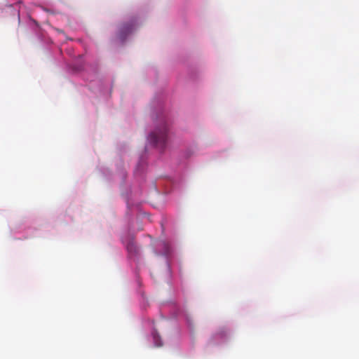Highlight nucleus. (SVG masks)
Masks as SVG:
<instances>
[{
    "label": "nucleus",
    "mask_w": 359,
    "mask_h": 359,
    "mask_svg": "<svg viewBox=\"0 0 359 359\" xmlns=\"http://www.w3.org/2000/svg\"><path fill=\"white\" fill-rule=\"evenodd\" d=\"M167 126L163 123L161 126L156 128L154 131L150 133L148 140L154 145L163 148L167 141Z\"/></svg>",
    "instance_id": "1"
},
{
    "label": "nucleus",
    "mask_w": 359,
    "mask_h": 359,
    "mask_svg": "<svg viewBox=\"0 0 359 359\" xmlns=\"http://www.w3.org/2000/svg\"><path fill=\"white\" fill-rule=\"evenodd\" d=\"M133 25L131 24H124L121 26L119 30V38L121 40L125 39L127 34L131 32Z\"/></svg>",
    "instance_id": "2"
},
{
    "label": "nucleus",
    "mask_w": 359,
    "mask_h": 359,
    "mask_svg": "<svg viewBox=\"0 0 359 359\" xmlns=\"http://www.w3.org/2000/svg\"><path fill=\"white\" fill-rule=\"evenodd\" d=\"M126 248L130 255H136L138 252L137 247L133 240L127 244Z\"/></svg>",
    "instance_id": "3"
},
{
    "label": "nucleus",
    "mask_w": 359,
    "mask_h": 359,
    "mask_svg": "<svg viewBox=\"0 0 359 359\" xmlns=\"http://www.w3.org/2000/svg\"><path fill=\"white\" fill-rule=\"evenodd\" d=\"M153 337H154V340L156 346H158V347L161 346L162 343H161L160 339L158 338V337L157 336V334H154Z\"/></svg>",
    "instance_id": "4"
}]
</instances>
